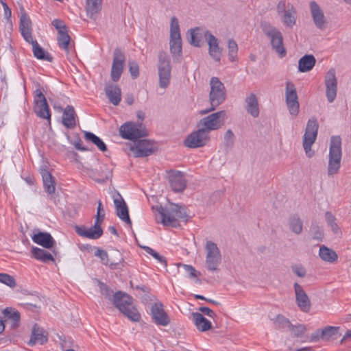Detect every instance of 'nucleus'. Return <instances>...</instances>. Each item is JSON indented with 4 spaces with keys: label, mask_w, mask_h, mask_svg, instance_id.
Here are the masks:
<instances>
[{
    "label": "nucleus",
    "mask_w": 351,
    "mask_h": 351,
    "mask_svg": "<svg viewBox=\"0 0 351 351\" xmlns=\"http://www.w3.org/2000/svg\"><path fill=\"white\" fill-rule=\"evenodd\" d=\"M114 305L129 319L132 322H138L141 315L136 308L132 306L133 298L121 291H117L113 296Z\"/></svg>",
    "instance_id": "obj_1"
},
{
    "label": "nucleus",
    "mask_w": 351,
    "mask_h": 351,
    "mask_svg": "<svg viewBox=\"0 0 351 351\" xmlns=\"http://www.w3.org/2000/svg\"><path fill=\"white\" fill-rule=\"evenodd\" d=\"M342 158L341 139L339 136H333L330 138L328 176H332L337 174L341 168Z\"/></svg>",
    "instance_id": "obj_2"
},
{
    "label": "nucleus",
    "mask_w": 351,
    "mask_h": 351,
    "mask_svg": "<svg viewBox=\"0 0 351 351\" xmlns=\"http://www.w3.org/2000/svg\"><path fill=\"white\" fill-rule=\"evenodd\" d=\"M210 91L209 100L211 108L200 111L201 114H205L214 110L218 106L222 104L226 97V88L223 84L217 77H212L210 80Z\"/></svg>",
    "instance_id": "obj_3"
},
{
    "label": "nucleus",
    "mask_w": 351,
    "mask_h": 351,
    "mask_svg": "<svg viewBox=\"0 0 351 351\" xmlns=\"http://www.w3.org/2000/svg\"><path fill=\"white\" fill-rule=\"evenodd\" d=\"M157 211L161 216V223L166 226L176 227L177 219H185L187 217L184 207L178 204H171L170 208L160 206Z\"/></svg>",
    "instance_id": "obj_4"
},
{
    "label": "nucleus",
    "mask_w": 351,
    "mask_h": 351,
    "mask_svg": "<svg viewBox=\"0 0 351 351\" xmlns=\"http://www.w3.org/2000/svg\"><path fill=\"white\" fill-rule=\"evenodd\" d=\"M205 267L212 273H218L222 261V256L217 245L212 241H207L205 244Z\"/></svg>",
    "instance_id": "obj_5"
},
{
    "label": "nucleus",
    "mask_w": 351,
    "mask_h": 351,
    "mask_svg": "<svg viewBox=\"0 0 351 351\" xmlns=\"http://www.w3.org/2000/svg\"><path fill=\"white\" fill-rule=\"evenodd\" d=\"M158 74L159 86L167 88L171 77V60L167 53L162 51L158 53Z\"/></svg>",
    "instance_id": "obj_6"
},
{
    "label": "nucleus",
    "mask_w": 351,
    "mask_h": 351,
    "mask_svg": "<svg viewBox=\"0 0 351 351\" xmlns=\"http://www.w3.org/2000/svg\"><path fill=\"white\" fill-rule=\"evenodd\" d=\"M319 125L315 117L311 118L306 124L305 132L303 136V147L306 156L311 158L315 152L311 149L312 145L315 143L318 132Z\"/></svg>",
    "instance_id": "obj_7"
},
{
    "label": "nucleus",
    "mask_w": 351,
    "mask_h": 351,
    "mask_svg": "<svg viewBox=\"0 0 351 351\" xmlns=\"http://www.w3.org/2000/svg\"><path fill=\"white\" fill-rule=\"evenodd\" d=\"M264 34L270 40L272 49L278 54L280 58L287 55V51L283 45L282 33L275 27L267 25L263 28Z\"/></svg>",
    "instance_id": "obj_8"
},
{
    "label": "nucleus",
    "mask_w": 351,
    "mask_h": 351,
    "mask_svg": "<svg viewBox=\"0 0 351 351\" xmlns=\"http://www.w3.org/2000/svg\"><path fill=\"white\" fill-rule=\"evenodd\" d=\"M226 112L223 110L214 112L199 120L197 127L204 129L207 134L220 128L224 123Z\"/></svg>",
    "instance_id": "obj_9"
},
{
    "label": "nucleus",
    "mask_w": 351,
    "mask_h": 351,
    "mask_svg": "<svg viewBox=\"0 0 351 351\" xmlns=\"http://www.w3.org/2000/svg\"><path fill=\"white\" fill-rule=\"evenodd\" d=\"M38 88L34 92V110L36 114L42 119H47L49 123L51 121V112L47 99L41 88L40 84H37Z\"/></svg>",
    "instance_id": "obj_10"
},
{
    "label": "nucleus",
    "mask_w": 351,
    "mask_h": 351,
    "mask_svg": "<svg viewBox=\"0 0 351 351\" xmlns=\"http://www.w3.org/2000/svg\"><path fill=\"white\" fill-rule=\"evenodd\" d=\"M141 127V125L127 122L120 127L119 134L124 139L135 141L138 138L147 135V132L143 130Z\"/></svg>",
    "instance_id": "obj_11"
},
{
    "label": "nucleus",
    "mask_w": 351,
    "mask_h": 351,
    "mask_svg": "<svg viewBox=\"0 0 351 351\" xmlns=\"http://www.w3.org/2000/svg\"><path fill=\"white\" fill-rule=\"evenodd\" d=\"M285 101L291 115L296 117L299 113L300 104L295 86L291 82L286 83Z\"/></svg>",
    "instance_id": "obj_12"
},
{
    "label": "nucleus",
    "mask_w": 351,
    "mask_h": 351,
    "mask_svg": "<svg viewBox=\"0 0 351 351\" xmlns=\"http://www.w3.org/2000/svg\"><path fill=\"white\" fill-rule=\"evenodd\" d=\"M209 140V134L206 132L199 128V129L186 136L184 144L186 147L190 148H197L204 146Z\"/></svg>",
    "instance_id": "obj_13"
},
{
    "label": "nucleus",
    "mask_w": 351,
    "mask_h": 351,
    "mask_svg": "<svg viewBox=\"0 0 351 351\" xmlns=\"http://www.w3.org/2000/svg\"><path fill=\"white\" fill-rule=\"evenodd\" d=\"M125 62L124 53L120 49H115L110 72V76L113 82H116L119 80L123 71Z\"/></svg>",
    "instance_id": "obj_14"
},
{
    "label": "nucleus",
    "mask_w": 351,
    "mask_h": 351,
    "mask_svg": "<svg viewBox=\"0 0 351 351\" xmlns=\"http://www.w3.org/2000/svg\"><path fill=\"white\" fill-rule=\"evenodd\" d=\"M339 327L328 326L323 329H318L311 334L310 340L318 342L320 340L328 341L336 339L339 334Z\"/></svg>",
    "instance_id": "obj_15"
},
{
    "label": "nucleus",
    "mask_w": 351,
    "mask_h": 351,
    "mask_svg": "<svg viewBox=\"0 0 351 351\" xmlns=\"http://www.w3.org/2000/svg\"><path fill=\"white\" fill-rule=\"evenodd\" d=\"M130 151L134 157L142 158L152 155L154 149L150 141L140 139L134 141V145L130 147Z\"/></svg>",
    "instance_id": "obj_16"
},
{
    "label": "nucleus",
    "mask_w": 351,
    "mask_h": 351,
    "mask_svg": "<svg viewBox=\"0 0 351 351\" xmlns=\"http://www.w3.org/2000/svg\"><path fill=\"white\" fill-rule=\"evenodd\" d=\"M112 198L117 215L123 221L131 226L132 221L129 216L128 208L123 197L118 191H115L112 195Z\"/></svg>",
    "instance_id": "obj_17"
},
{
    "label": "nucleus",
    "mask_w": 351,
    "mask_h": 351,
    "mask_svg": "<svg viewBox=\"0 0 351 351\" xmlns=\"http://www.w3.org/2000/svg\"><path fill=\"white\" fill-rule=\"evenodd\" d=\"M204 36L208 45L209 55L214 60L219 62L222 55V49L219 45L218 39L208 30L204 32Z\"/></svg>",
    "instance_id": "obj_18"
},
{
    "label": "nucleus",
    "mask_w": 351,
    "mask_h": 351,
    "mask_svg": "<svg viewBox=\"0 0 351 351\" xmlns=\"http://www.w3.org/2000/svg\"><path fill=\"white\" fill-rule=\"evenodd\" d=\"M326 95L328 102L332 103L336 98L337 91V80L335 71L329 70L325 76Z\"/></svg>",
    "instance_id": "obj_19"
},
{
    "label": "nucleus",
    "mask_w": 351,
    "mask_h": 351,
    "mask_svg": "<svg viewBox=\"0 0 351 351\" xmlns=\"http://www.w3.org/2000/svg\"><path fill=\"white\" fill-rule=\"evenodd\" d=\"M98 219H95L93 227L87 229L84 226H75L76 233L82 237L90 239H97L103 234V230L101 228Z\"/></svg>",
    "instance_id": "obj_20"
},
{
    "label": "nucleus",
    "mask_w": 351,
    "mask_h": 351,
    "mask_svg": "<svg viewBox=\"0 0 351 351\" xmlns=\"http://www.w3.org/2000/svg\"><path fill=\"white\" fill-rule=\"evenodd\" d=\"M152 317L154 322L160 326H166L169 324L170 319L163 309L162 303H155L151 308Z\"/></svg>",
    "instance_id": "obj_21"
},
{
    "label": "nucleus",
    "mask_w": 351,
    "mask_h": 351,
    "mask_svg": "<svg viewBox=\"0 0 351 351\" xmlns=\"http://www.w3.org/2000/svg\"><path fill=\"white\" fill-rule=\"evenodd\" d=\"M310 10L315 25L319 29L326 28V19L319 5L314 1L310 2Z\"/></svg>",
    "instance_id": "obj_22"
},
{
    "label": "nucleus",
    "mask_w": 351,
    "mask_h": 351,
    "mask_svg": "<svg viewBox=\"0 0 351 351\" xmlns=\"http://www.w3.org/2000/svg\"><path fill=\"white\" fill-rule=\"evenodd\" d=\"M169 182L174 192H182L186 186L184 174L181 171H171L169 175Z\"/></svg>",
    "instance_id": "obj_23"
},
{
    "label": "nucleus",
    "mask_w": 351,
    "mask_h": 351,
    "mask_svg": "<svg viewBox=\"0 0 351 351\" xmlns=\"http://www.w3.org/2000/svg\"><path fill=\"white\" fill-rule=\"evenodd\" d=\"M294 289L298 306L303 312H308L311 308V302L307 294L302 286L297 282L294 284Z\"/></svg>",
    "instance_id": "obj_24"
},
{
    "label": "nucleus",
    "mask_w": 351,
    "mask_h": 351,
    "mask_svg": "<svg viewBox=\"0 0 351 351\" xmlns=\"http://www.w3.org/2000/svg\"><path fill=\"white\" fill-rule=\"evenodd\" d=\"M19 29L22 36L26 42L32 41V21L25 12L21 14Z\"/></svg>",
    "instance_id": "obj_25"
},
{
    "label": "nucleus",
    "mask_w": 351,
    "mask_h": 351,
    "mask_svg": "<svg viewBox=\"0 0 351 351\" xmlns=\"http://www.w3.org/2000/svg\"><path fill=\"white\" fill-rule=\"evenodd\" d=\"M105 93L110 102L118 106L121 100V90L119 86L112 83H107L105 86Z\"/></svg>",
    "instance_id": "obj_26"
},
{
    "label": "nucleus",
    "mask_w": 351,
    "mask_h": 351,
    "mask_svg": "<svg viewBox=\"0 0 351 351\" xmlns=\"http://www.w3.org/2000/svg\"><path fill=\"white\" fill-rule=\"evenodd\" d=\"M40 173L43 178L45 191L49 194H53L56 190L55 180L51 173L47 169L46 166L40 167Z\"/></svg>",
    "instance_id": "obj_27"
},
{
    "label": "nucleus",
    "mask_w": 351,
    "mask_h": 351,
    "mask_svg": "<svg viewBox=\"0 0 351 351\" xmlns=\"http://www.w3.org/2000/svg\"><path fill=\"white\" fill-rule=\"evenodd\" d=\"M32 241L45 248L50 249L53 247L55 240L49 232H38L32 237Z\"/></svg>",
    "instance_id": "obj_28"
},
{
    "label": "nucleus",
    "mask_w": 351,
    "mask_h": 351,
    "mask_svg": "<svg viewBox=\"0 0 351 351\" xmlns=\"http://www.w3.org/2000/svg\"><path fill=\"white\" fill-rule=\"evenodd\" d=\"M191 317L195 326L199 331L205 332L211 328V322L205 318L201 313H192Z\"/></svg>",
    "instance_id": "obj_29"
},
{
    "label": "nucleus",
    "mask_w": 351,
    "mask_h": 351,
    "mask_svg": "<svg viewBox=\"0 0 351 351\" xmlns=\"http://www.w3.org/2000/svg\"><path fill=\"white\" fill-rule=\"evenodd\" d=\"M245 110L254 118L259 116L260 110L257 97L255 94L251 93L245 99Z\"/></svg>",
    "instance_id": "obj_30"
},
{
    "label": "nucleus",
    "mask_w": 351,
    "mask_h": 351,
    "mask_svg": "<svg viewBox=\"0 0 351 351\" xmlns=\"http://www.w3.org/2000/svg\"><path fill=\"white\" fill-rule=\"evenodd\" d=\"M75 111L72 106L68 105L63 111L62 124L69 129H73L76 125Z\"/></svg>",
    "instance_id": "obj_31"
},
{
    "label": "nucleus",
    "mask_w": 351,
    "mask_h": 351,
    "mask_svg": "<svg viewBox=\"0 0 351 351\" xmlns=\"http://www.w3.org/2000/svg\"><path fill=\"white\" fill-rule=\"evenodd\" d=\"M47 341V337L45 335V331L37 324H34L32 328V336L29 341V345L33 346L36 343L43 344Z\"/></svg>",
    "instance_id": "obj_32"
},
{
    "label": "nucleus",
    "mask_w": 351,
    "mask_h": 351,
    "mask_svg": "<svg viewBox=\"0 0 351 351\" xmlns=\"http://www.w3.org/2000/svg\"><path fill=\"white\" fill-rule=\"evenodd\" d=\"M27 43L32 44L34 56L37 59L47 60L49 62H51L53 60L52 56L40 46L37 40L32 39V41H29Z\"/></svg>",
    "instance_id": "obj_33"
},
{
    "label": "nucleus",
    "mask_w": 351,
    "mask_h": 351,
    "mask_svg": "<svg viewBox=\"0 0 351 351\" xmlns=\"http://www.w3.org/2000/svg\"><path fill=\"white\" fill-rule=\"evenodd\" d=\"M316 60L313 55H305L298 62V70L305 73L311 71L315 66Z\"/></svg>",
    "instance_id": "obj_34"
},
{
    "label": "nucleus",
    "mask_w": 351,
    "mask_h": 351,
    "mask_svg": "<svg viewBox=\"0 0 351 351\" xmlns=\"http://www.w3.org/2000/svg\"><path fill=\"white\" fill-rule=\"evenodd\" d=\"M327 226L330 228L332 233L338 237L342 235L341 228L338 225L336 217L330 211H326L324 215Z\"/></svg>",
    "instance_id": "obj_35"
},
{
    "label": "nucleus",
    "mask_w": 351,
    "mask_h": 351,
    "mask_svg": "<svg viewBox=\"0 0 351 351\" xmlns=\"http://www.w3.org/2000/svg\"><path fill=\"white\" fill-rule=\"evenodd\" d=\"M101 9V0H86V10L87 16L95 19Z\"/></svg>",
    "instance_id": "obj_36"
},
{
    "label": "nucleus",
    "mask_w": 351,
    "mask_h": 351,
    "mask_svg": "<svg viewBox=\"0 0 351 351\" xmlns=\"http://www.w3.org/2000/svg\"><path fill=\"white\" fill-rule=\"evenodd\" d=\"M319 256L322 260L330 263H335L338 258V255L335 251L325 245L319 247Z\"/></svg>",
    "instance_id": "obj_37"
},
{
    "label": "nucleus",
    "mask_w": 351,
    "mask_h": 351,
    "mask_svg": "<svg viewBox=\"0 0 351 351\" xmlns=\"http://www.w3.org/2000/svg\"><path fill=\"white\" fill-rule=\"evenodd\" d=\"M32 254L34 258L43 263H48L49 261H54V258L51 254L37 247H32Z\"/></svg>",
    "instance_id": "obj_38"
},
{
    "label": "nucleus",
    "mask_w": 351,
    "mask_h": 351,
    "mask_svg": "<svg viewBox=\"0 0 351 351\" xmlns=\"http://www.w3.org/2000/svg\"><path fill=\"white\" fill-rule=\"evenodd\" d=\"M85 140L95 145L101 152L107 150V146L105 143L97 136L90 132H84Z\"/></svg>",
    "instance_id": "obj_39"
},
{
    "label": "nucleus",
    "mask_w": 351,
    "mask_h": 351,
    "mask_svg": "<svg viewBox=\"0 0 351 351\" xmlns=\"http://www.w3.org/2000/svg\"><path fill=\"white\" fill-rule=\"evenodd\" d=\"M95 256L99 258L102 264L108 265L110 269H116L119 263L110 261L108 254L106 251L97 248Z\"/></svg>",
    "instance_id": "obj_40"
},
{
    "label": "nucleus",
    "mask_w": 351,
    "mask_h": 351,
    "mask_svg": "<svg viewBox=\"0 0 351 351\" xmlns=\"http://www.w3.org/2000/svg\"><path fill=\"white\" fill-rule=\"evenodd\" d=\"M289 228L296 234H300L303 230V223L300 218L296 215L292 216L289 220Z\"/></svg>",
    "instance_id": "obj_41"
},
{
    "label": "nucleus",
    "mask_w": 351,
    "mask_h": 351,
    "mask_svg": "<svg viewBox=\"0 0 351 351\" xmlns=\"http://www.w3.org/2000/svg\"><path fill=\"white\" fill-rule=\"evenodd\" d=\"M3 314L5 317L12 320V327L16 328L19 326L20 322V313L18 311L12 308H6L3 310Z\"/></svg>",
    "instance_id": "obj_42"
},
{
    "label": "nucleus",
    "mask_w": 351,
    "mask_h": 351,
    "mask_svg": "<svg viewBox=\"0 0 351 351\" xmlns=\"http://www.w3.org/2000/svg\"><path fill=\"white\" fill-rule=\"evenodd\" d=\"M70 40H71V38H70L69 35L68 34L67 30L58 33V37H57L58 44V46L61 49H62L64 50H68Z\"/></svg>",
    "instance_id": "obj_43"
},
{
    "label": "nucleus",
    "mask_w": 351,
    "mask_h": 351,
    "mask_svg": "<svg viewBox=\"0 0 351 351\" xmlns=\"http://www.w3.org/2000/svg\"><path fill=\"white\" fill-rule=\"evenodd\" d=\"M228 59L233 62L237 60L238 45L235 40L229 39L228 41Z\"/></svg>",
    "instance_id": "obj_44"
},
{
    "label": "nucleus",
    "mask_w": 351,
    "mask_h": 351,
    "mask_svg": "<svg viewBox=\"0 0 351 351\" xmlns=\"http://www.w3.org/2000/svg\"><path fill=\"white\" fill-rule=\"evenodd\" d=\"M200 28L195 27L189 30L190 40L189 43L194 47H199L201 46V34Z\"/></svg>",
    "instance_id": "obj_45"
},
{
    "label": "nucleus",
    "mask_w": 351,
    "mask_h": 351,
    "mask_svg": "<svg viewBox=\"0 0 351 351\" xmlns=\"http://www.w3.org/2000/svg\"><path fill=\"white\" fill-rule=\"evenodd\" d=\"M295 10L293 7L291 9L285 12L282 19V22L285 25L288 27H293L295 24Z\"/></svg>",
    "instance_id": "obj_46"
},
{
    "label": "nucleus",
    "mask_w": 351,
    "mask_h": 351,
    "mask_svg": "<svg viewBox=\"0 0 351 351\" xmlns=\"http://www.w3.org/2000/svg\"><path fill=\"white\" fill-rule=\"evenodd\" d=\"M170 51L173 56H180L182 53V41L180 38H171L169 41Z\"/></svg>",
    "instance_id": "obj_47"
},
{
    "label": "nucleus",
    "mask_w": 351,
    "mask_h": 351,
    "mask_svg": "<svg viewBox=\"0 0 351 351\" xmlns=\"http://www.w3.org/2000/svg\"><path fill=\"white\" fill-rule=\"evenodd\" d=\"M170 38L174 39L181 38L178 21L175 16L171 19Z\"/></svg>",
    "instance_id": "obj_48"
},
{
    "label": "nucleus",
    "mask_w": 351,
    "mask_h": 351,
    "mask_svg": "<svg viewBox=\"0 0 351 351\" xmlns=\"http://www.w3.org/2000/svg\"><path fill=\"white\" fill-rule=\"evenodd\" d=\"M143 249L149 254L152 256L156 260L158 261V263L162 264L165 267L167 266V260L165 258L160 254H159L157 252L154 250L152 248L148 246H141Z\"/></svg>",
    "instance_id": "obj_49"
},
{
    "label": "nucleus",
    "mask_w": 351,
    "mask_h": 351,
    "mask_svg": "<svg viewBox=\"0 0 351 351\" xmlns=\"http://www.w3.org/2000/svg\"><path fill=\"white\" fill-rule=\"evenodd\" d=\"M288 329L291 331L292 335L294 337H302L305 331H306V327L303 324H298V325H293L291 323V326L288 327Z\"/></svg>",
    "instance_id": "obj_50"
},
{
    "label": "nucleus",
    "mask_w": 351,
    "mask_h": 351,
    "mask_svg": "<svg viewBox=\"0 0 351 351\" xmlns=\"http://www.w3.org/2000/svg\"><path fill=\"white\" fill-rule=\"evenodd\" d=\"M274 322L278 329L288 328V327L291 326L289 320L281 315H278Z\"/></svg>",
    "instance_id": "obj_51"
},
{
    "label": "nucleus",
    "mask_w": 351,
    "mask_h": 351,
    "mask_svg": "<svg viewBox=\"0 0 351 351\" xmlns=\"http://www.w3.org/2000/svg\"><path fill=\"white\" fill-rule=\"evenodd\" d=\"M0 282L12 288L16 286L15 279L10 275L4 273H0Z\"/></svg>",
    "instance_id": "obj_52"
},
{
    "label": "nucleus",
    "mask_w": 351,
    "mask_h": 351,
    "mask_svg": "<svg viewBox=\"0 0 351 351\" xmlns=\"http://www.w3.org/2000/svg\"><path fill=\"white\" fill-rule=\"evenodd\" d=\"M311 232L314 240L322 241L324 237V231L322 228L318 226H312Z\"/></svg>",
    "instance_id": "obj_53"
},
{
    "label": "nucleus",
    "mask_w": 351,
    "mask_h": 351,
    "mask_svg": "<svg viewBox=\"0 0 351 351\" xmlns=\"http://www.w3.org/2000/svg\"><path fill=\"white\" fill-rule=\"evenodd\" d=\"M129 71L133 79H136L139 75V66L135 61L129 62Z\"/></svg>",
    "instance_id": "obj_54"
},
{
    "label": "nucleus",
    "mask_w": 351,
    "mask_h": 351,
    "mask_svg": "<svg viewBox=\"0 0 351 351\" xmlns=\"http://www.w3.org/2000/svg\"><path fill=\"white\" fill-rule=\"evenodd\" d=\"M234 135L231 130H228L224 135L225 146L230 147L234 144Z\"/></svg>",
    "instance_id": "obj_55"
},
{
    "label": "nucleus",
    "mask_w": 351,
    "mask_h": 351,
    "mask_svg": "<svg viewBox=\"0 0 351 351\" xmlns=\"http://www.w3.org/2000/svg\"><path fill=\"white\" fill-rule=\"evenodd\" d=\"M186 273L188 274V276L191 278L197 277V271L194 267L189 265H182Z\"/></svg>",
    "instance_id": "obj_56"
},
{
    "label": "nucleus",
    "mask_w": 351,
    "mask_h": 351,
    "mask_svg": "<svg viewBox=\"0 0 351 351\" xmlns=\"http://www.w3.org/2000/svg\"><path fill=\"white\" fill-rule=\"evenodd\" d=\"M53 26L58 30V33L67 30V27L64 23L59 19H54L52 21Z\"/></svg>",
    "instance_id": "obj_57"
},
{
    "label": "nucleus",
    "mask_w": 351,
    "mask_h": 351,
    "mask_svg": "<svg viewBox=\"0 0 351 351\" xmlns=\"http://www.w3.org/2000/svg\"><path fill=\"white\" fill-rule=\"evenodd\" d=\"M292 271L298 276L303 278L306 276V271L304 267L302 265H295L292 266Z\"/></svg>",
    "instance_id": "obj_58"
},
{
    "label": "nucleus",
    "mask_w": 351,
    "mask_h": 351,
    "mask_svg": "<svg viewBox=\"0 0 351 351\" xmlns=\"http://www.w3.org/2000/svg\"><path fill=\"white\" fill-rule=\"evenodd\" d=\"M99 287L100 289V292L102 295H105L106 298L110 297L112 291L105 283L99 282Z\"/></svg>",
    "instance_id": "obj_59"
},
{
    "label": "nucleus",
    "mask_w": 351,
    "mask_h": 351,
    "mask_svg": "<svg viewBox=\"0 0 351 351\" xmlns=\"http://www.w3.org/2000/svg\"><path fill=\"white\" fill-rule=\"evenodd\" d=\"M199 311L202 314L203 313L211 318H214L216 316V313L212 309L206 306L199 307Z\"/></svg>",
    "instance_id": "obj_60"
},
{
    "label": "nucleus",
    "mask_w": 351,
    "mask_h": 351,
    "mask_svg": "<svg viewBox=\"0 0 351 351\" xmlns=\"http://www.w3.org/2000/svg\"><path fill=\"white\" fill-rule=\"evenodd\" d=\"M101 211L104 212L103 208H102V204L101 202L99 200L98 202V207H97V216L95 219H98V223H100L104 219V213H103L101 215Z\"/></svg>",
    "instance_id": "obj_61"
},
{
    "label": "nucleus",
    "mask_w": 351,
    "mask_h": 351,
    "mask_svg": "<svg viewBox=\"0 0 351 351\" xmlns=\"http://www.w3.org/2000/svg\"><path fill=\"white\" fill-rule=\"evenodd\" d=\"M2 6L3 8L4 16L7 20H9L12 15L11 9L8 7L7 3H2Z\"/></svg>",
    "instance_id": "obj_62"
},
{
    "label": "nucleus",
    "mask_w": 351,
    "mask_h": 351,
    "mask_svg": "<svg viewBox=\"0 0 351 351\" xmlns=\"http://www.w3.org/2000/svg\"><path fill=\"white\" fill-rule=\"evenodd\" d=\"M286 8V3L285 1H280L277 5V11L279 14H285V12L287 10Z\"/></svg>",
    "instance_id": "obj_63"
},
{
    "label": "nucleus",
    "mask_w": 351,
    "mask_h": 351,
    "mask_svg": "<svg viewBox=\"0 0 351 351\" xmlns=\"http://www.w3.org/2000/svg\"><path fill=\"white\" fill-rule=\"evenodd\" d=\"M75 147L80 151H87L88 148L85 147L84 146H82V141L79 139L78 141H75L74 143Z\"/></svg>",
    "instance_id": "obj_64"
}]
</instances>
